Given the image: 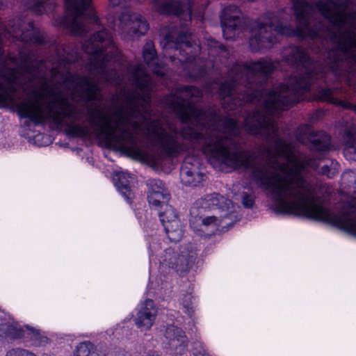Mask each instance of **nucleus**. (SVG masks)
Wrapping results in <instances>:
<instances>
[{"instance_id":"1","label":"nucleus","mask_w":356,"mask_h":356,"mask_svg":"<svg viewBox=\"0 0 356 356\" xmlns=\"http://www.w3.org/2000/svg\"><path fill=\"white\" fill-rule=\"evenodd\" d=\"M130 79L134 91L127 95L126 106L119 107L111 115L91 108L88 110L90 124L108 143L135 159H143L147 155L140 134L162 154L174 156L177 151L176 134L167 132L160 120L152 119L153 81L143 64L131 67Z\"/></svg>"},{"instance_id":"2","label":"nucleus","mask_w":356,"mask_h":356,"mask_svg":"<svg viewBox=\"0 0 356 356\" xmlns=\"http://www.w3.org/2000/svg\"><path fill=\"white\" fill-rule=\"evenodd\" d=\"M316 97L321 101L356 113V105L346 101L345 94H317ZM321 159L320 156L311 157L302 154H296V215L324 221L356 236V198L349 197L342 202L338 207L339 213L335 214L319 202L316 190L321 189L323 184H311L302 175L307 171V168L317 170Z\"/></svg>"},{"instance_id":"3","label":"nucleus","mask_w":356,"mask_h":356,"mask_svg":"<svg viewBox=\"0 0 356 356\" xmlns=\"http://www.w3.org/2000/svg\"><path fill=\"white\" fill-rule=\"evenodd\" d=\"M111 28L124 38L145 35L149 29L146 19L139 13L126 10L122 12Z\"/></svg>"},{"instance_id":"4","label":"nucleus","mask_w":356,"mask_h":356,"mask_svg":"<svg viewBox=\"0 0 356 356\" xmlns=\"http://www.w3.org/2000/svg\"><path fill=\"white\" fill-rule=\"evenodd\" d=\"M192 0H179V54L184 47H192L195 41L186 29L191 20Z\"/></svg>"},{"instance_id":"5","label":"nucleus","mask_w":356,"mask_h":356,"mask_svg":"<svg viewBox=\"0 0 356 356\" xmlns=\"http://www.w3.org/2000/svg\"><path fill=\"white\" fill-rule=\"evenodd\" d=\"M241 11L235 5H229L222 10L220 22L222 33L226 40L235 36V31L241 24Z\"/></svg>"},{"instance_id":"6","label":"nucleus","mask_w":356,"mask_h":356,"mask_svg":"<svg viewBox=\"0 0 356 356\" xmlns=\"http://www.w3.org/2000/svg\"><path fill=\"white\" fill-rule=\"evenodd\" d=\"M232 206L231 200L225 198L218 193L206 195L203 198L196 201L195 206L192 209H196L201 213L209 212L213 210L228 211Z\"/></svg>"},{"instance_id":"7","label":"nucleus","mask_w":356,"mask_h":356,"mask_svg":"<svg viewBox=\"0 0 356 356\" xmlns=\"http://www.w3.org/2000/svg\"><path fill=\"white\" fill-rule=\"evenodd\" d=\"M158 211V215L160 218L161 222L164 227L166 234L170 241L175 239L171 237V234H176L178 229V220L176 210L168 203L161 202V205L156 208L154 207Z\"/></svg>"},{"instance_id":"8","label":"nucleus","mask_w":356,"mask_h":356,"mask_svg":"<svg viewBox=\"0 0 356 356\" xmlns=\"http://www.w3.org/2000/svg\"><path fill=\"white\" fill-rule=\"evenodd\" d=\"M156 312L154 301L149 299L146 300L138 308L134 318L135 324L141 330H149L155 321Z\"/></svg>"},{"instance_id":"9","label":"nucleus","mask_w":356,"mask_h":356,"mask_svg":"<svg viewBox=\"0 0 356 356\" xmlns=\"http://www.w3.org/2000/svg\"><path fill=\"white\" fill-rule=\"evenodd\" d=\"M206 213L207 212L203 211L201 213V211H199L196 209H191V215L192 218L190 220L191 225H193L195 221L200 220L201 225L203 227H211L216 229L227 218L232 220V218L234 217V222L238 220L237 216L232 211L226 213L225 215H220L219 216L216 215L207 216L206 215Z\"/></svg>"},{"instance_id":"10","label":"nucleus","mask_w":356,"mask_h":356,"mask_svg":"<svg viewBox=\"0 0 356 356\" xmlns=\"http://www.w3.org/2000/svg\"><path fill=\"white\" fill-rule=\"evenodd\" d=\"M147 184L149 188L148 202L152 207L158 208L161 202L170 200V193L162 181L156 179H149Z\"/></svg>"},{"instance_id":"11","label":"nucleus","mask_w":356,"mask_h":356,"mask_svg":"<svg viewBox=\"0 0 356 356\" xmlns=\"http://www.w3.org/2000/svg\"><path fill=\"white\" fill-rule=\"evenodd\" d=\"M113 179L118 191L128 202H131L134 197L131 184L136 179L134 175L122 171L116 172Z\"/></svg>"},{"instance_id":"12","label":"nucleus","mask_w":356,"mask_h":356,"mask_svg":"<svg viewBox=\"0 0 356 356\" xmlns=\"http://www.w3.org/2000/svg\"><path fill=\"white\" fill-rule=\"evenodd\" d=\"M143 56L147 67L159 76H163L164 74V66L159 62V58L156 54L154 44L152 41L145 43Z\"/></svg>"},{"instance_id":"13","label":"nucleus","mask_w":356,"mask_h":356,"mask_svg":"<svg viewBox=\"0 0 356 356\" xmlns=\"http://www.w3.org/2000/svg\"><path fill=\"white\" fill-rule=\"evenodd\" d=\"M25 332V325L22 327L17 322L7 321L0 323V339H24Z\"/></svg>"},{"instance_id":"14","label":"nucleus","mask_w":356,"mask_h":356,"mask_svg":"<svg viewBox=\"0 0 356 356\" xmlns=\"http://www.w3.org/2000/svg\"><path fill=\"white\" fill-rule=\"evenodd\" d=\"M197 253L192 244L181 248L179 254V273H187L194 266Z\"/></svg>"},{"instance_id":"15","label":"nucleus","mask_w":356,"mask_h":356,"mask_svg":"<svg viewBox=\"0 0 356 356\" xmlns=\"http://www.w3.org/2000/svg\"><path fill=\"white\" fill-rule=\"evenodd\" d=\"M305 129L306 134H309L310 146L309 148L312 151L314 152H324L329 149L330 145V138L325 133H319L316 135L312 134V131L308 126H304L300 129Z\"/></svg>"},{"instance_id":"16","label":"nucleus","mask_w":356,"mask_h":356,"mask_svg":"<svg viewBox=\"0 0 356 356\" xmlns=\"http://www.w3.org/2000/svg\"><path fill=\"white\" fill-rule=\"evenodd\" d=\"M55 0H29L26 6L36 15H42L54 10Z\"/></svg>"},{"instance_id":"17","label":"nucleus","mask_w":356,"mask_h":356,"mask_svg":"<svg viewBox=\"0 0 356 356\" xmlns=\"http://www.w3.org/2000/svg\"><path fill=\"white\" fill-rule=\"evenodd\" d=\"M25 327L26 332L24 339L30 341L33 346L40 347L48 343V337L42 334L40 330L29 325H26Z\"/></svg>"},{"instance_id":"18","label":"nucleus","mask_w":356,"mask_h":356,"mask_svg":"<svg viewBox=\"0 0 356 356\" xmlns=\"http://www.w3.org/2000/svg\"><path fill=\"white\" fill-rule=\"evenodd\" d=\"M154 9L163 15L178 14V6L175 0H154Z\"/></svg>"},{"instance_id":"19","label":"nucleus","mask_w":356,"mask_h":356,"mask_svg":"<svg viewBox=\"0 0 356 356\" xmlns=\"http://www.w3.org/2000/svg\"><path fill=\"white\" fill-rule=\"evenodd\" d=\"M163 34L165 35L163 39L161 41V44L165 49H178V31L176 29L170 30H163Z\"/></svg>"},{"instance_id":"20","label":"nucleus","mask_w":356,"mask_h":356,"mask_svg":"<svg viewBox=\"0 0 356 356\" xmlns=\"http://www.w3.org/2000/svg\"><path fill=\"white\" fill-rule=\"evenodd\" d=\"M343 140L346 143V152L356 154V125L352 124L345 129Z\"/></svg>"},{"instance_id":"21","label":"nucleus","mask_w":356,"mask_h":356,"mask_svg":"<svg viewBox=\"0 0 356 356\" xmlns=\"http://www.w3.org/2000/svg\"><path fill=\"white\" fill-rule=\"evenodd\" d=\"M73 356H101L97 348L90 342L80 343L76 348Z\"/></svg>"},{"instance_id":"22","label":"nucleus","mask_w":356,"mask_h":356,"mask_svg":"<svg viewBox=\"0 0 356 356\" xmlns=\"http://www.w3.org/2000/svg\"><path fill=\"white\" fill-rule=\"evenodd\" d=\"M161 105L169 113L177 114L178 111V96L172 93L163 98Z\"/></svg>"},{"instance_id":"23","label":"nucleus","mask_w":356,"mask_h":356,"mask_svg":"<svg viewBox=\"0 0 356 356\" xmlns=\"http://www.w3.org/2000/svg\"><path fill=\"white\" fill-rule=\"evenodd\" d=\"M339 164L336 161H330L329 164L323 165L318 173L326 175L328 178H332L339 173Z\"/></svg>"},{"instance_id":"24","label":"nucleus","mask_w":356,"mask_h":356,"mask_svg":"<svg viewBox=\"0 0 356 356\" xmlns=\"http://www.w3.org/2000/svg\"><path fill=\"white\" fill-rule=\"evenodd\" d=\"M163 261L169 268L175 270V272L177 271V254L171 248L165 250Z\"/></svg>"},{"instance_id":"25","label":"nucleus","mask_w":356,"mask_h":356,"mask_svg":"<svg viewBox=\"0 0 356 356\" xmlns=\"http://www.w3.org/2000/svg\"><path fill=\"white\" fill-rule=\"evenodd\" d=\"M177 328L174 325H168L165 329V338L168 341L170 346L178 341Z\"/></svg>"},{"instance_id":"26","label":"nucleus","mask_w":356,"mask_h":356,"mask_svg":"<svg viewBox=\"0 0 356 356\" xmlns=\"http://www.w3.org/2000/svg\"><path fill=\"white\" fill-rule=\"evenodd\" d=\"M5 356H36V355L24 348H14L7 351Z\"/></svg>"},{"instance_id":"27","label":"nucleus","mask_w":356,"mask_h":356,"mask_svg":"<svg viewBox=\"0 0 356 356\" xmlns=\"http://www.w3.org/2000/svg\"><path fill=\"white\" fill-rule=\"evenodd\" d=\"M183 306L184 309H185V312L191 317L192 314L193 313V309L192 307V296L191 294H187L184 297Z\"/></svg>"},{"instance_id":"28","label":"nucleus","mask_w":356,"mask_h":356,"mask_svg":"<svg viewBox=\"0 0 356 356\" xmlns=\"http://www.w3.org/2000/svg\"><path fill=\"white\" fill-rule=\"evenodd\" d=\"M208 45L210 47V48H211L210 51H211V52L213 51V48L214 49H217V48H218L220 52H222V53H226V49H225V47L224 46H222V45L218 43V42H217V41H216V40H213V39H211V40H210L209 41V44H208Z\"/></svg>"},{"instance_id":"29","label":"nucleus","mask_w":356,"mask_h":356,"mask_svg":"<svg viewBox=\"0 0 356 356\" xmlns=\"http://www.w3.org/2000/svg\"><path fill=\"white\" fill-rule=\"evenodd\" d=\"M243 205L246 208H251L254 204V200L248 195H244L242 199Z\"/></svg>"},{"instance_id":"30","label":"nucleus","mask_w":356,"mask_h":356,"mask_svg":"<svg viewBox=\"0 0 356 356\" xmlns=\"http://www.w3.org/2000/svg\"><path fill=\"white\" fill-rule=\"evenodd\" d=\"M181 181L185 185L191 186H196L197 184L199 182V181L195 180V177H188V178L184 177V178H181Z\"/></svg>"},{"instance_id":"31","label":"nucleus","mask_w":356,"mask_h":356,"mask_svg":"<svg viewBox=\"0 0 356 356\" xmlns=\"http://www.w3.org/2000/svg\"><path fill=\"white\" fill-rule=\"evenodd\" d=\"M180 175H181V178H184V177L188 178V177H196V176H198V175L197 173H195V172H193L191 170H186V169H185L184 168H181V169Z\"/></svg>"},{"instance_id":"32","label":"nucleus","mask_w":356,"mask_h":356,"mask_svg":"<svg viewBox=\"0 0 356 356\" xmlns=\"http://www.w3.org/2000/svg\"><path fill=\"white\" fill-rule=\"evenodd\" d=\"M194 356H209L206 350L201 348L194 353Z\"/></svg>"},{"instance_id":"33","label":"nucleus","mask_w":356,"mask_h":356,"mask_svg":"<svg viewBox=\"0 0 356 356\" xmlns=\"http://www.w3.org/2000/svg\"><path fill=\"white\" fill-rule=\"evenodd\" d=\"M179 343L181 342V344L184 345V347L187 346L188 340L186 336H182L179 334Z\"/></svg>"},{"instance_id":"34","label":"nucleus","mask_w":356,"mask_h":356,"mask_svg":"<svg viewBox=\"0 0 356 356\" xmlns=\"http://www.w3.org/2000/svg\"><path fill=\"white\" fill-rule=\"evenodd\" d=\"M351 177V176H353L355 177V173L352 171H346L343 174V178L345 179L346 177Z\"/></svg>"},{"instance_id":"35","label":"nucleus","mask_w":356,"mask_h":356,"mask_svg":"<svg viewBox=\"0 0 356 356\" xmlns=\"http://www.w3.org/2000/svg\"><path fill=\"white\" fill-rule=\"evenodd\" d=\"M298 140L302 143H305L304 139L300 136L299 134L297 135Z\"/></svg>"},{"instance_id":"36","label":"nucleus","mask_w":356,"mask_h":356,"mask_svg":"<svg viewBox=\"0 0 356 356\" xmlns=\"http://www.w3.org/2000/svg\"><path fill=\"white\" fill-rule=\"evenodd\" d=\"M227 225H229V226H232L233 225V222H230V223H226Z\"/></svg>"},{"instance_id":"37","label":"nucleus","mask_w":356,"mask_h":356,"mask_svg":"<svg viewBox=\"0 0 356 356\" xmlns=\"http://www.w3.org/2000/svg\"><path fill=\"white\" fill-rule=\"evenodd\" d=\"M355 193H356V191H355Z\"/></svg>"}]
</instances>
